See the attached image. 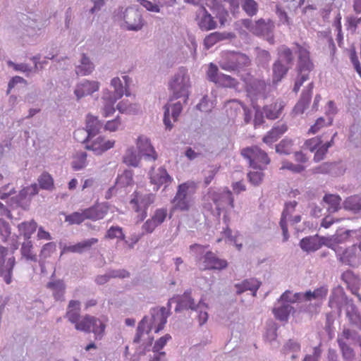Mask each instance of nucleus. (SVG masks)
<instances>
[{
	"instance_id": "55",
	"label": "nucleus",
	"mask_w": 361,
	"mask_h": 361,
	"mask_svg": "<svg viewBox=\"0 0 361 361\" xmlns=\"http://www.w3.org/2000/svg\"><path fill=\"white\" fill-rule=\"evenodd\" d=\"M280 169L288 170L294 173H300L305 170V166L300 164H295L288 161H283Z\"/></svg>"
},
{
	"instance_id": "51",
	"label": "nucleus",
	"mask_w": 361,
	"mask_h": 361,
	"mask_svg": "<svg viewBox=\"0 0 361 361\" xmlns=\"http://www.w3.org/2000/svg\"><path fill=\"white\" fill-rule=\"evenodd\" d=\"M105 238L109 239L118 238L124 240L125 235L121 227L118 226H112L107 230Z\"/></svg>"
},
{
	"instance_id": "59",
	"label": "nucleus",
	"mask_w": 361,
	"mask_h": 361,
	"mask_svg": "<svg viewBox=\"0 0 361 361\" xmlns=\"http://www.w3.org/2000/svg\"><path fill=\"white\" fill-rule=\"evenodd\" d=\"M344 298V294L342 292H334L330 296L329 305L331 308H337L341 310V303Z\"/></svg>"
},
{
	"instance_id": "20",
	"label": "nucleus",
	"mask_w": 361,
	"mask_h": 361,
	"mask_svg": "<svg viewBox=\"0 0 361 361\" xmlns=\"http://www.w3.org/2000/svg\"><path fill=\"white\" fill-rule=\"evenodd\" d=\"M109 207L107 203L102 202L99 203L85 209L86 218L92 221H98L104 218L108 214Z\"/></svg>"
},
{
	"instance_id": "61",
	"label": "nucleus",
	"mask_w": 361,
	"mask_h": 361,
	"mask_svg": "<svg viewBox=\"0 0 361 361\" xmlns=\"http://www.w3.org/2000/svg\"><path fill=\"white\" fill-rule=\"evenodd\" d=\"M280 300L286 302L294 303L302 300V293H296L293 295L290 290H286L281 295Z\"/></svg>"
},
{
	"instance_id": "23",
	"label": "nucleus",
	"mask_w": 361,
	"mask_h": 361,
	"mask_svg": "<svg viewBox=\"0 0 361 361\" xmlns=\"http://www.w3.org/2000/svg\"><path fill=\"white\" fill-rule=\"evenodd\" d=\"M99 83L96 81L85 80L78 84L74 91L78 99L92 94L99 90Z\"/></svg>"
},
{
	"instance_id": "8",
	"label": "nucleus",
	"mask_w": 361,
	"mask_h": 361,
	"mask_svg": "<svg viewBox=\"0 0 361 361\" xmlns=\"http://www.w3.org/2000/svg\"><path fill=\"white\" fill-rule=\"evenodd\" d=\"M207 196L208 200H212L215 204L219 214H220L222 211L234 208L233 194L228 189H224L222 191H216L213 189H209Z\"/></svg>"
},
{
	"instance_id": "27",
	"label": "nucleus",
	"mask_w": 361,
	"mask_h": 361,
	"mask_svg": "<svg viewBox=\"0 0 361 361\" xmlns=\"http://www.w3.org/2000/svg\"><path fill=\"white\" fill-rule=\"evenodd\" d=\"M296 205V201H293L287 203L282 213L281 219L280 221V226L283 231L284 241H286L289 237L288 227L286 225V220L287 219L291 218V214L295 211Z\"/></svg>"
},
{
	"instance_id": "62",
	"label": "nucleus",
	"mask_w": 361,
	"mask_h": 361,
	"mask_svg": "<svg viewBox=\"0 0 361 361\" xmlns=\"http://www.w3.org/2000/svg\"><path fill=\"white\" fill-rule=\"evenodd\" d=\"M361 23V17L358 18L354 16H348L346 18V27L347 29L355 32L358 25Z\"/></svg>"
},
{
	"instance_id": "64",
	"label": "nucleus",
	"mask_w": 361,
	"mask_h": 361,
	"mask_svg": "<svg viewBox=\"0 0 361 361\" xmlns=\"http://www.w3.org/2000/svg\"><path fill=\"white\" fill-rule=\"evenodd\" d=\"M249 181L254 185H259L264 178V173L262 171L259 170L257 171H250L247 174Z\"/></svg>"
},
{
	"instance_id": "33",
	"label": "nucleus",
	"mask_w": 361,
	"mask_h": 361,
	"mask_svg": "<svg viewBox=\"0 0 361 361\" xmlns=\"http://www.w3.org/2000/svg\"><path fill=\"white\" fill-rule=\"evenodd\" d=\"M233 37L232 33L219 32H214L207 35L204 40V44L207 49L211 48L218 42L222 41L226 39H230Z\"/></svg>"
},
{
	"instance_id": "32",
	"label": "nucleus",
	"mask_w": 361,
	"mask_h": 361,
	"mask_svg": "<svg viewBox=\"0 0 361 361\" xmlns=\"http://www.w3.org/2000/svg\"><path fill=\"white\" fill-rule=\"evenodd\" d=\"M37 224L35 220L23 221L18 225V229L20 235L25 239L29 240L32 235L36 231Z\"/></svg>"
},
{
	"instance_id": "10",
	"label": "nucleus",
	"mask_w": 361,
	"mask_h": 361,
	"mask_svg": "<svg viewBox=\"0 0 361 361\" xmlns=\"http://www.w3.org/2000/svg\"><path fill=\"white\" fill-rule=\"evenodd\" d=\"M8 249L4 246H0V276H1L5 282L9 284L11 282L12 271L15 265V257H6L8 255Z\"/></svg>"
},
{
	"instance_id": "13",
	"label": "nucleus",
	"mask_w": 361,
	"mask_h": 361,
	"mask_svg": "<svg viewBox=\"0 0 361 361\" xmlns=\"http://www.w3.org/2000/svg\"><path fill=\"white\" fill-rule=\"evenodd\" d=\"M196 21L202 30L209 31L217 27V23L204 6H200L197 12Z\"/></svg>"
},
{
	"instance_id": "45",
	"label": "nucleus",
	"mask_w": 361,
	"mask_h": 361,
	"mask_svg": "<svg viewBox=\"0 0 361 361\" xmlns=\"http://www.w3.org/2000/svg\"><path fill=\"white\" fill-rule=\"evenodd\" d=\"M343 207L347 210L357 212L361 209V198L357 195L348 197L344 203Z\"/></svg>"
},
{
	"instance_id": "18",
	"label": "nucleus",
	"mask_w": 361,
	"mask_h": 361,
	"mask_svg": "<svg viewBox=\"0 0 361 361\" xmlns=\"http://www.w3.org/2000/svg\"><path fill=\"white\" fill-rule=\"evenodd\" d=\"M255 28L258 30V32H254V35L258 36H267V40L270 44H274V38L272 35L274 29V23L269 19L267 21L262 18L259 19L256 21Z\"/></svg>"
},
{
	"instance_id": "16",
	"label": "nucleus",
	"mask_w": 361,
	"mask_h": 361,
	"mask_svg": "<svg viewBox=\"0 0 361 361\" xmlns=\"http://www.w3.org/2000/svg\"><path fill=\"white\" fill-rule=\"evenodd\" d=\"M164 108V123L167 129L171 130L173 127V122L178 120V117L182 111V104L178 102L172 105L166 104Z\"/></svg>"
},
{
	"instance_id": "38",
	"label": "nucleus",
	"mask_w": 361,
	"mask_h": 361,
	"mask_svg": "<svg viewBox=\"0 0 361 361\" xmlns=\"http://www.w3.org/2000/svg\"><path fill=\"white\" fill-rule=\"evenodd\" d=\"M102 127V123L98 118L92 115H88L86 121V130L89 135H95Z\"/></svg>"
},
{
	"instance_id": "1",
	"label": "nucleus",
	"mask_w": 361,
	"mask_h": 361,
	"mask_svg": "<svg viewBox=\"0 0 361 361\" xmlns=\"http://www.w3.org/2000/svg\"><path fill=\"white\" fill-rule=\"evenodd\" d=\"M169 312L166 308L162 307L152 314V323L149 324L147 317H145L139 323L137 333L134 338V343H140L143 341V344L149 346L152 344L154 338L149 335L152 329L154 326V332L159 333L161 331L167 322Z\"/></svg>"
},
{
	"instance_id": "47",
	"label": "nucleus",
	"mask_w": 361,
	"mask_h": 361,
	"mask_svg": "<svg viewBox=\"0 0 361 361\" xmlns=\"http://www.w3.org/2000/svg\"><path fill=\"white\" fill-rule=\"evenodd\" d=\"M111 85L114 87V100L120 99L126 93V96H129L130 94L128 92L127 87H123L119 78H114L111 80Z\"/></svg>"
},
{
	"instance_id": "40",
	"label": "nucleus",
	"mask_w": 361,
	"mask_h": 361,
	"mask_svg": "<svg viewBox=\"0 0 361 361\" xmlns=\"http://www.w3.org/2000/svg\"><path fill=\"white\" fill-rule=\"evenodd\" d=\"M129 273L126 270L113 271L109 275H99L96 277L95 281L97 284L102 285L106 283L110 278H126L129 276Z\"/></svg>"
},
{
	"instance_id": "35",
	"label": "nucleus",
	"mask_w": 361,
	"mask_h": 361,
	"mask_svg": "<svg viewBox=\"0 0 361 361\" xmlns=\"http://www.w3.org/2000/svg\"><path fill=\"white\" fill-rule=\"evenodd\" d=\"M328 289L324 286L316 288L313 291L308 290L305 293H302V300L311 301L312 300H322L326 298Z\"/></svg>"
},
{
	"instance_id": "37",
	"label": "nucleus",
	"mask_w": 361,
	"mask_h": 361,
	"mask_svg": "<svg viewBox=\"0 0 361 361\" xmlns=\"http://www.w3.org/2000/svg\"><path fill=\"white\" fill-rule=\"evenodd\" d=\"M273 82L274 83H277L280 82L282 78L287 74L288 71V67L286 66L285 65L282 64L281 61L280 60H277L274 64H273Z\"/></svg>"
},
{
	"instance_id": "11",
	"label": "nucleus",
	"mask_w": 361,
	"mask_h": 361,
	"mask_svg": "<svg viewBox=\"0 0 361 361\" xmlns=\"http://www.w3.org/2000/svg\"><path fill=\"white\" fill-rule=\"evenodd\" d=\"M150 183L154 185V190L157 191L162 185L168 187L173 181V178L169 174L164 166L155 169H151L149 172Z\"/></svg>"
},
{
	"instance_id": "54",
	"label": "nucleus",
	"mask_w": 361,
	"mask_h": 361,
	"mask_svg": "<svg viewBox=\"0 0 361 361\" xmlns=\"http://www.w3.org/2000/svg\"><path fill=\"white\" fill-rule=\"evenodd\" d=\"M40 188L45 190H51L54 187V180L48 173H43L38 179Z\"/></svg>"
},
{
	"instance_id": "36",
	"label": "nucleus",
	"mask_w": 361,
	"mask_h": 361,
	"mask_svg": "<svg viewBox=\"0 0 361 361\" xmlns=\"http://www.w3.org/2000/svg\"><path fill=\"white\" fill-rule=\"evenodd\" d=\"M323 200L328 204L327 211L329 213H334L341 209V198L336 195H326Z\"/></svg>"
},
{
	"instance_id": "19",
	"label": "nucleus",
	"mask_w": 361,
	"mask_h": 361,
	"mask_svg": "<svg viewBox=\"0 0 361 361\" xmlns=\"http://www.w3.org/2000/svg\"><path fill=\"white\" fill-rule=\"evenodd\" d=\"M322 245H326L329 247H332V245L326 242L324 238H319L317 236H310L301 240L300 245L301 248L306 252H314L319 250Z\"/></svg>"
},
{
	"instance_id": "63",
	"label": "nucleus",
	"mask_w": 361,
	"mask_h": 361,
	"mask_svg": "<svg viewBox=\"0 0 361 361\" xmlns=\"http://www.w3.org/2000/svg\"><path fill=\"white\" fill-rule=\"evenodd\" d=\"M168 211L166 208H159L155 210L151 218L159 225H161L166 219Z\"/></svg>"
},
{
	"instance_id": "14",
	"label": "nucleus",
	"mask_w": 361,
	"mask_h": 361,
	"mask_svg": "<svg viewBox=\"0 0 361 361\" xmlns=\"http://www.w3.org/2000/svg\"><path fill=\"white\" fill-rule=\"evenodd\" d=\"M229 4V8L234 13L239 8V0H223ZM243 11L249 16H254L258 11V4L255 0H240Z\"/></svg>"
},
{
	"instance_id": "42",
	"label": "nucleus",
	"mask_w": 361,
	"mask_h": 361,
	"mask_svg": "<svg viewBox=\"0 0 361 361\" xmlns=\"http://www.w3.org/2000/svg\"><path fill=\"white\" fill-rule=\"evenodd\" d=\"M292 310L293 307L286 303L279 307L274 308L273 313L277 319L280 321H287Z\"/></svg>"
},
{
	"instance_id": "21",
	"label": "nucleus",
	"mask_w": 361,
	"mask_h": 361,
	"mask_svg": "<svg viewBox=\"0 0 361 361\" xmlns=\"http://www.w3.org/2000/svg\"><path fill=\"white\" fill-rule=\"evenodd\" d=\"M313 87V83L310 82L302 92L300 99L293 109L294 115L302 114L305 110L309 106L312 98Z\"/></svg>"
},
{
	"instance_id": "44",
	"label": "nucleus",
	"mask_w": 361,
	"mask_h": 361,
	"mask_svg": "<svg viewBox=\"0 0 361 361\" xmlns=\"http://www.w3.org/2000/svg\"><path fill=\"white\" fill-rule=\"evenodd\" d=\"M195 304L194 300L191 297L190 292H185L179 298L177 309H195Z\"/></svg>"
},
{
	"instance_id": "2",
	"label": "nucleus",
	"mask_w": 361,
	"mask_h": 361,
	"mask_svg": "<svg viewBox=\"0 0 361 361\" xmlns=\"http://www.w3.org/2000/svg\"><path fill=\"white\" fill-rule=\"evenodd\" d=\"M197 183L194 180H188L180 183L172 202V211L188 212L192 206V196L197 190Z\"/></svg>"
},
{
	"instance_id": "28",
	"label": "nucleus",
	"mask_w": 361,
	"mask_h": 361,
	"mask_svg": "<svg viewBox=\"0 0 361 361\" xmlns=\"http://www.w3.org/2000/svg\"><path fill=\"white\" fill-rule=\"evenodd\" d=\"M47 288L52 292L53 297L56 300H64L66 285L63 280H52L47 283Z\"/></svg>"
},
{
	"instance_id": "25",
	"label": "nucleus",
	"mask_w": 361,
	"mask_h": 361,
	"mask_svg": "<svg viewBox=\"0 0 361 361\" xmlns=\"http://www.w3.org/2000/svg\"><path fill=\"white\" fill-rule=\"evenodd\" d=\"M98 239L92 238L83 241L79 242L75 245L64 247L62 253L72 252L81 254L85 251L90 250L92 245L98 243Z\"/></svg>"
},
{
	"instance_id": "30",
	"label": "nucleus",
	"mask_w": 361,
	"mask_h": 361,
	"mask_svg": "<svg viewBox=\"0 0 361 361\" xmlns=\"http://www.w3.org/2000/svg\"><path fill=\"white\" fill-rule=\"evenodd\" d=\"M261 282L256 279H245L240 283H236L235 287L237 289V294L240 295L246 290H250L253 293V295H256V293L260 287Z\"/></svg>"
},
{
	"instance_id": "22",
	"label": "nucleus",
	"mask_w": 361,
	"mask_h": 361,
	"mask_svg": "<svg viewBox=\"0 0 361 361\" xmlns=\"http://www.w3.org/2000/svg\"><path fill=\"white\" fill-rule=\"evenodd\" d=\"M331 248L335 250L339 260L343 264L352 266L357 258V247L356 245H353L342 252L341 247L338 246L335 247L332 246Z\"/></svg>"
},
{
	"instance_id": "49",
	"label": "nucleus",
	"mask_w": 361,
	"mask_h": 361,
	"mask_svg": "<svg viewBox=\"0 0 361 361\" xmlns=\"http://www.w3.org/2000/svg\"><path fill=\"white\" fill-rule=\"evenodd\" d=\"M38 191L37 185L34 183L21 190L18 197L20 200L26 199L27 197L30 200L32 197L38 193Z\"/></svg>"
},
{
	"instance_id": "17",
	"label": "nucleus",
	"mask_w": 361,
	"mask_h": 361,
	"mask_svg": "<svg viewBox=\"0 0 361 361\" xmlns=\"http://www.w3.org/2000/svg\"><path fill=\"white\" fill-rule=\"evenodd\" d=\"M298 49V71L300 73L303 71H311L314 68V64L310 60V51L307 48L295 43Z\"/></svg>"
},
{
	"instance_id": "56",
	"label": "nucleus",
	"mask_w": 361,
	"mask_h": 361,
	"mask_svg": "<svg viewBox=\"0 0 361 361\" xmlns=\"http://www.w3.org/2000/svg\"><path fill=\"white\" fill-rule=\"evenodd\" d=\"M292 147L293 141L291 140L283 139L276 146V151L278 153L288 154L292 150Z\"/></svg>"
},
{
	"instance_id": "53",
	"label": "nucleus",
	"mask_w": 361,
	"mask_h": 361,
	"mask_svg": "<svg viewBox=\"0 0 361 361\" xmlns=\"http://www.w3.org/2000/svg\"><path fill=\"white\" fill-rule=\"evenodd\" d=\"M133 171L126 170L118 176L117 181L123 186L131 185L133 184Z\"/></svg>"
},
{
	"instance_id": "52",
	"label": "nucleus",
	"mask_w": 361,
	"mask_h": 361,
	"mask_svg": "<svg viewBox=\"0 0 361 361\" xmlns=\"http://www.w3.org/2000/svg\"><path fill=\"white\" fill-rule=\"evenodd\" d=\"M279 60L281 62L282 61H285L286 64H290L293 61V52L290 49L286 46H282L279 49Z\"/></svg>"
},
{
	"instance_id": "48",
	"label": "nucleus",
	"mask_w": 361,
	"mask_h": 361,
	"mask_svg": "<svg viewBox=\"0 0 361 361\" xmlns=\"http://www.w3.org/2000/svg\"><path fill=\"white\" fill-rule=\"evenodd\" d=\"M85 214L86 213L85 209L82 210L81 212H73L72 214L67 215L65 218V220L70 224H80L84 221L87 219V218H86Z\"/></svg>"
},
{
	"instance_id": "6",
	"label": "nucleus",
	"mask_w": 361,
	"mask_h": 361,
	"mask_svg": "<svg viewBox=\"0 0 361 361\" xmlns=\"http://www.w3.org/2000/svg\"><path fill=\"white\" fill-rule=\"evenodd\" d=\"M240 153L249 161L250 166L253 169L263 171L270 163L268 154L257 146L243 148Z\"/></svg>"
},
{
	"instance_id": "5",
	"label": "nucleus",
	"mask_w": 361,
	"mask_h": 361,
	"mask_svg": "<svg viewBox=\"0 0 361 361\" xmlns=\"http://www.w3.org/2000/svg\"><path fill=\"white\" fill-rule=\"evenodd\" d=\"M75 329L85 333L92 332L95 339H102L105 332L106 324L94 316L85 314L75 324Z\"/></svg>"
},
{
	"instance_id": "46",
	"label": "nucleus",
	"mask_w": 361,
	"mask_h": 361,
	"mask_svg": "<svg viewBox=\"0 0 361 361\" xmlns=\"http://www.w3.org/2000/svg\"><path fill=\"white\" fill-rule=\"evenodd\" d=\"M87 154L84 152H78L73 157L72 167L75 171L82 169L87 164Z\"/></svg>"
},
{
	"instance_id": "9",
	"label": "nucleus",
	"mask_w": 361,
	"mask_h": 361,
	"mask_svg": "<svg viewBox=\"0 0 361 361\" xmlns=\"http://www.w3.org/2000/svg\"><path fill=\"white\" fill-rule=\"evenodd\" d=\"M200 269L202 270H222L226 269L228 264L226 259L219 257L214 252L207 251L197 259Z\"/></svg>"
},
{
	"instance_id": "43",
	"label": "nucleus",
	"mask_w": 361,
	"mask_h": 361,
	"mask_svg": "<svg viewBox=\"0 0 361 361\" xmlns=\"http://www.w3.org/2000/svg\"><path fill=\"white\" fill-rule=\"evenodd\" d=\"M216 85L226 88L237 90L239 85V82L235 78H233L229 75L222 73L220 75V78Z\"/></svg>"
},
{
	"instance_id": "24",
	"label": "nucleus",
	"mask_w": 361,
	"mask_h": 361,
	"mask_svg": "<svg viewBox=\"0 0 361 361\" xmlns=\"http://www.w3.org/2000/svg\"><path fill=\"white\" fill-rule=\"evenodd\" d=\"M125 22L128 30H139L143 26L142 16L138 11L127 9L125 16Z\"/></svg>"
},
{
	"instance_id": "39",
	"label": "nucleus",
	"mask_w": 361,
	"mask_h": 361,
	"mask_svg": "<svg viewBox=\"0 0 361 361\" xmlns=\"http://www.w3.org/2000/svg\"><path fill=\"white\" fill-rule=\"evenodd\" d=\"M20 253L23 257L27 260L36 262L37 259V255L34 252L33 245L31 240H27L22 244Z\"/></svg>"
},
{
	"instance_id": "7",
	"label": "nucleus",
	"mask_w": 361,
	"mask_h": 361,
	"mask_svg": "<svg viewBox=\"0 0 361 361\" xmlns=\"http://www.w3.org/2000/svg\"><path fill=\"white\" fill-rule=\"evenodd\" d=\"M190 87V78L185 68H180L174 75L169 87L175 99L185 97L188 99Z\"/></svg>"
},
{
	"instance_id": "31",
	"label": "nucleus",
	"mask_w": 361,
	"mask_h": 361,
	"mask_svg": "<svg viewBox=\"0 0 361 361\" xmlns=\"http://www.w3.org/2000/svg\"><path fill=\"white\" fill-rule=\"evenodd\" d=\"M285 104L283 102H276L263 108L265 116L270 120L278 118L282 113Z\"/></svg>"
},
{
	"instance_id": "12",
	"label": "nucleus",
	"mask_w": 361,
	"mask_h": 361,
	"mask_svg": "<svg viewBox=\"0 0 361 361\" xmlns=\"http://www.w3.org/2000/svg\"><path fill=\"white\" fill-rule=\"evenodd\" d=\"M245 83V91L250 97L264 94L267 90V83L264 80L255 78L251 75L242 79Z\"/></svg>"
},
{
	"instance_id": "60",
	"label": "nucleus",
	"mask_w": 361,
	"mask_h": 361,
	"mask_svg": "<svg viewBox=\"0 0 361 361\" xmlns=\"http://www.w3.org/2000/svg\"><path fill=\"white\" fill-rule=\"evenodd\" d=\"M0 235L4 242H7L11 235V228L8 222L0 218Z\"/></svg>"
},
{
	"instance_id": "58",
	"label": "nucleus",
	"mask_w": 361,
	"mask_h": 361,
	"mask_svg": "<svg viewBox=\"0 0 361 361\" xmlns=\"http://www.w3.org/2000/svg\"><path fill=\"white\" fill-rule=\"evenodd\" d=\"M56 251V245L54 242L46 243L42 248L40 252V257L47 259L50 257Z\"/></svg>"
},
{
	"instance_id": "4",
	"label": "nucleus",
	"mask_w": 361,
	"mask_h": 361,
	"mask_svg": "<svg viewBox=\"0 0 361 361\" xmlns=\"http://www.w3.org/2000/svg\"><path fill=\"white\" fill-rule=\"evenodd\" d=\"M155 200L152 193H143L142 191H135L132 195L130 205L136 213L139 221H142L147 216V210Z\"/></svg>"
},
{
	"instance_id": "57",
	"label": "nucleus",
	"mask_w": 361,
	"mask_h": 361,
	"mask_svg": "<svg viewBox=\"0 0 361 361\" xmlns=\"http://www.w3.org/2000/svg\"><path fill=\"white\" fill-rule=\"evenodd\" d=\"M212 10L214 13L216 15V17L219 19L221 26L225 25V23L227 20V17L228 16V11L224 8V6H213Z\"/></svg>"
},
{
	"instance_id": "50",
	"label": "nucleus",
	"mask_w": 361,
	"mask_h": 361,
	"mask_svg": "<svg viewBox=\"0 0 361 361\" xmlns=\"http://www.w3.org/2000/svg\"><path fill=\"white\" fill-rule=\"evenodd\" d=\"M222 73L219 71V68L216 65L213 63H210L207 71V79L216 85L217 82L220 78V75Z\"/></svg>"
},
{
	"instance_id": "15",
	"label": "nucleus",
	"mask_w": 361,
	"mask_h": 361,
	"mask_svg": "<svg viewBox=\"0 0 361 361\" xmlns=\"http://www.w3.org/2000/svg\"><path fill=\"white\" fill-rule=\"evenodd\" d=\"M137 148L139 153L146 158L155 161L158 155L149 138L145 135H140L136 140Z\"/></svg>"
},
{
	"instance_id": "34",
	"label": "nucleus",
	"mask_w": 361,
	"mask_h": 361,
	"mask_svg": "<svg viewBox=\"0 0 361 361\" xmlns=\"http://www.w3.org/2000/svg\"><path fill=\"white\" fill-rule=\"evenodd\" d=\"M140 159L141 157L136 153L133 147L128 148L123 157V162L133 167L138 166Z\"/></svg>"
},
{
	"instance_id": "41",
	"label": "nucleus",
	"mask_w": 361,
	"mask_h": 361,
	"mask_svg": "<svg viewBox=\"0 0 361 361\" xmlns=\"http://www.w3.org/2000/svg\"><path fill=\"white\" fill-rule=\"evenodd\" d=\"M94 70V65L90 59L82 54L80 65L76 68L77 75H89Z\"/></svg>"
},
{
	"instance_id": "26",
	"label": "nucleus",
	"mask_w": 361,
	"mask_h": 361,
	"mask_svg": "<svg viewBox=\"0 0 361 361\" xmlns=\"http://www.w3.org/2000/svg\"><path fill=\"white\" fill-rule=\"evenodd\" d=\"M115 140H106L102 137H98L90 145H87L88 149L92 150L96 154H101L103 152L114 147Z\"/></svg>"
},
{
	"instance_id": "3",
	"label": "nucleus",
	"mask_w": 361,
	"mask_h": 361,
	"mask_svg": "<svg viewBox=\"0 0 361 361\" xmlns=\"http://www.w3.org/2000/svg\"><path fill=\"white\" fill-rule=\"evenodd\" d=\"M222 70L228 72H239L250 65V58L245 54L237 51H224L219 62Z\"/></svg>"
},
{
	"instance_id": "29",
	"label": "nucleus",
	"mask_w": 361,
	"mask_h": 361,
	"mask_svg": "<svg viewBox=\"0 0 361 361\" xmlns=\"http://www.w3.org/2000/svg\"><path fill=\"white\" fill-rule=\"evenodd\" d=\"M288 130L286 124L282 123L274 126L271 130L263 137V142L267 145L275 142Z\"/></svg>"
}]
</instances>
